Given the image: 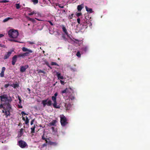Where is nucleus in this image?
<instances>
[{
    "mask_svg": "<svg viewBox=\"0 0 150 150\" xmlns=\"http://www.w3.org/2000/svg\"><path fill=\"white\" fill-rule=\"evenodd\" d=\"M45 64L48 67L50 65V64L48 62H45Z\"/></svg>",
    "mask_w": 150,
    "mask_h": 150,
    "instance_id": "nucleus-51",
    "label": "nucleus"
},
{
    "mask_svg": "<svg viewBox=\"0 0 150 150\" xmlns=\"http://www.w3.org/2000/svg\"><path fill=\"white\" fill-rule=\"evenodd\" d=\"M10 85L8 84H8H5V85H4V87L5 88H7Z\"/></svg>",
    "mask_w": 150,
    "mask_h": 150,
    "instance_id": "nucleus-42",
    "label": "nucleus"
},
{
    "mask_svg": "<svg viewBox=\"0 0 150 150\" xmlns=\"http://www.w3.org/2000/svg\"><path fill=\"white\" fill-rule=\"evenodd\" d=\"M48 22L51 25H53V24L52 23V22L50 21H49Z\"/></svg>",
    "mask_w": 150,
    "mask_h": 150,
    "instance_id": "nucleus-50",
    "label": "nucleus"
},
{
    "mask_svg": "<svg viewBox=\"0 0 150 150\" xmlns=\"http://www.w3.org/2000/svg\"><path fill=\"white\" fill-rule=\"evenodd\" d=\"M67 88H66L65 90H64L63 91H61V93H62V94L65 93H66L67 92Z\"/></svg>",
    "mask_w": 150,
    "mask_h": 150,
    "instance_id": "nucleus-37",
    "label": "nucleus"
},
{
    "mask_svg": "<svg viewBox=\"0 0 150 150\" xmlns=\"http://www.w3.org/2000/svg\"><path fill=\"white\" fill-rule=\"evenodd\" d=\"M9 41H11V42H18V41L12 39H9Z\"/></svg>",
    "mask_w": 150,
    "mask_h": 150,
    "instance_id": "nucleus-40",
    "label": "nucleus"
},
{
    "mask_svg": "<svg viewBox=\"0 0 150 150\" xmlns=\"http://www.w3.org/2000/svg\"><path fill=\"white\" fill-rule=\"evenodd\" d=\"M28 67V65H26L25 66H22L21 67L20 71L23 72L25 71V70Z\"/></svg>",
    "mask_w": 150,
    "mask_h": 150,
    "instance_id": "nucleus-11",
    "label": "nucleus"
},
{
    "mask_svg": "<svg viewBox=\"0 0 150 150\" xmlns=\"http://www.w3.org/2000/svg\"><path fill=\"white\" fill-rule=\"evenodd\" d=\"M4 105H5L4 104H1L0 105V109H1V108H3L4 109H5V108L4 107Z\"/></svg>",
    "mask_w": 150,
    "mask_h": 150,
    "instance_id": "nucleus-32",
    "label": "nucleus"
},
{
    "mask_svg": "<svg viewBox=\"0 0 150 150\" xmlns=\"http://www.w3.org/2000/svg\"><path fill=\"white\" fill-rule=\"evenodd\" d=\"M12 52L9 51L7 53V54H6L4 57V59H6L8 58L11 55V54Z\"/></svg>",
    "mask_w": 150,
    "mask_h": 150,
    "instance_id": "nucleus-12",
    "label": "nucleus"
},
{
    "mask_svg": "<svg viewBox=\"0 0 150 150\" xmlns=\"http://www.w3.org/2000/svg\"><path fill=\"white\" fill-rule=\"evenodd\" d=\"M62 13H66V12L65 10H62Z\"/></svg>",
    "mask_w": 150,
    "mask_h": 150,
    "instance_id": "nucleus-57",
    "label": "nucleus"
},
{
    "mask_svg": "<svg viewBox=\"0 0 150 150\" xmlns=\"http://www.w3.org/2000/svg\"><path fill=\"white\" fill-rule=\"evenodd\" d=\"M36 14L35 12L33 11L30 13H28V15L29 16H31L34 14Z\"/></svg>",
    "mask_w": 150,
    "mask_h": 150,
    "instance_id": "nucleus-35",
    "label": "nucleus"
},
{
    "mask_svg": "<svg viewBox=\"0 0 150 150\" xmlns=\"http://www.w3.org/2000/svg\"><path fill=\"white\" fill-rule=\"evenodd\" d=\"M60 122L61 125L63 127H64L68 124L67 118L64 115L60 117Z\"/></svg>",
    "mask_w": 150,
    "mask_h": 150,
    "instance_id": "nucleus-6",
    "label": "nucleus"
},
{
    "mask_svg": "<svg viewBox=\"0 0 150 150\" xmlns=\"http://www.w3.org/2000/svg\"><path fill=\"white\" fill-rule=\"evenodd\" d=\"M15 6L16 8L17 9H19L21 7V6H20L19 4H15Z\"/></svg>",
    "mask_w": 150,
    "mask_h": 150,
    "instance_id": "nucleus-25",
    "label": "nucleus"
},
{
    "mask_svg": "<svg viewBox=\"0 0 150 150\" xmlns=\"http://www.w3.org/2000/svg\"><path fill=\"white\" fill-rule=\"evenodd\" d=\"M48 67L50 68L51 69H52V67L50 66V65L49 66H48Z\"/></svg>",
    "mask_w": 150,
    "mask_h": 150,
    "instance_id": "nucleus-59",
    "label": "nucleus"
},
{
    "mask_svg": "<svg viewBox=\"0 0 150 150\" xmlns=\"http://www.w3.org/2000/svg\"><path fill=\"white\" fill-rule=\"evenodd\" d=\"M35 120V119H33V120L31 121V122H30V125H33V122H34V121Z\"/></svg>",
    "mask_w": 150,
    "mask_h": 150,
    "instance_id": "nucleus-44",
    "label": "nucleus"
},
{
    "mask_svg": "<svg viewBox=\"0 0 150 150\" xmlns=\"http://www.w3.org/2000/svg\"><path fill=\"white\" fill-rule=\"evenodd\" d=\"M85 8L86 11L88 12H89L90 13H92L93 12L92 8H89L86 6L85 7Z\"/></svg>",
    "mask_w": 150,
    "mask_h": 150,
    "instance_id": "nucleus-17",
    "label": "nucleus"
},
{
    "mask_svg": "<svg viewBox=\"0 0 150 150\" xmlns=\"http://www.w3.org/2000/svg\"><path fill=\"white\" fill-rule=\"evenodd\" d=\"M25 118H25V124L27 125L28 123L29 122V120L28 118L26 116Z\"/></svg>",
    "mask_w": 150,
    "mask_h": 150,
    "instance_id": "nucleus-27",
    "label": "nucleus"
},
{
    "mask_svg": "<svg viewBox=\"0 0 150 150\" xmlns=\"http://www.w3.org/2000/svg\"><path fill=\"white\" fill-rule=\"evenodd\" d=\"M81 25L83 26V28H86L88 26L91 25L92 24L86 18L85 20L82 21Z\"/></svg>",
    "mask_w": 150,
    "mask_h": 150,
    "instance_id": "nucleus-4",
    "label": "nucleus"
},
{
    "mask_svg": "<svg viewBox=\"0 0 150 150\" xmlns=\"http://www.w3.org/2000/svg\"><path fill=\"white\" fill-rule=\"evenodd\" d=\"M38 73H42L44 74H45V72L43 71H42L41 70H39L38 71Z\"/></svg>",
    "mask_w": 150,
    "mask_h": 150,
    "instance_id": "nucleus-34",
    "label": "nucleus"
},
{
    "mask_svg": "<svg viewBox=\"0 0 150 150\" xmlns=\"http://www.w3.org/2000/svg\"><path fill=\"white\" fill-rule=\"evenodd\" d=\"M28 25L29 26V25H30V24H28Z\"/></svg>",
    "mask_w": 150,
    "mask_h": 150,
    "instance_id": "nucleus-64",
    "label": "nucleus"
},
{
    "mask_svg": "<svg viewBox=\"0 0 150 150\" xmlns=\"http://www.w3.org/2000/svg\"><path fill=\"white\" fill-rule=\"evenodd\" d=\"M35 125H34L33 127H31V133L33 134V133H35Z\"/></svg>",
    "mask_w": 150,
    "mask_h": 150,
    "instance_id": "nucleus-20",
    "label": "nucleus"
},
{
    "mask_svg": "<svg viewBox=\"0 0 150 150\" xmlns=\"http://www.w3.org/2000/svg\"><path fill=\"white\" fill-rule=\"evenodd\" d=\"M8 34L10 38H15L18 37L19 33L18 30L11 29L8 31Z\"/></svg>",
    "mask_w": 150,
    "mask_h": 150,
    "instance_id": "nucleus-1",
    "label": "nucleus"
},
{
    "mask_svg": "<svg viewBox=\"0 0 150 150\" xmlns=\"http://www.w3.org/2000/svg\"><path fill=\"white\" fill-rule=\"evenodd\" d=\"M11 86L13 87L14 88H16L18 87L19 86V85L18 84L15 83L13 84V85H11Z\"/></svg>",
    "mask_w": 150,
    "mask_h": 150,
    "instance_id": "nucleus-18",
    "label": "nucleus"
},
{
    "mask_svg": "<svg viewBox=\"0 0 150 150\" xmlns=\"http://www.w3.org/2000/svg\"><path fill=\"white\" fill-rule=\"evenodd\" d=\"M51 65H57L59 66V65L56 62H52L51 63Z\"/></svg>",
    "mask_w": 150,
    "mask_h": 150,
    "instance_id": "nucleus-30",
    "label": "nucleus"
},
{
    "mask_svg": "<svg viewBox=\"0 0 150 150\" xmlns=\"http://www.w3.org/2000/svg\"><path fill=\"white\" fill-rule=\"evenodd\" d=\"M77 21L79 24H80V19L79 18H78L77 19Z\"/></svg>",
    "mask_w": 150,
    "mask_h": 150,
    "instance_id": "nucleus-45",
    "label": "nucleus"
},
{
    "mask_svg": "<svg viewBox=\"0 0 150 150\" xmlns=\"http://www.w3.org/2000/svg\"><path fill=\"white\" fill-rule=\"evenodd\" d=\"M60 82V83H61V84L62 85H64V81L61 80Z\"/></svg>",
    "mask_w": 150,
    "mask_h": 150,
    "instance_id": "nucleus-48",
    "label": "nucleus"
},
{
    "mask_svg": "<svg viewBox=\"0 0 150 150\" xmlns=\"http://www.w3.org/2000/svg\"><path fill=\"white\" fill-rule=\"evenodd\" d=\"M21 114H22V115H28L27 114H26V113H25V112L24 111H22L21 112Z\"/></svg>",
    "mask_w": 150,
    "mask_h": 150,
    "instance_id": "nucleus-49",
    "label": "nucleus"
},
{
    "mask_svg": "<svg viewBox=\"0 0 150 150\" xmlns=\"http://www.w3.org/2000/svg\"><path fill=\"white\" fill-rule=\"evenodd\" d=\"M13 18H11L10 17H7V18H5V19H4L3 21V22H5L8 21L9 20H12Z\"/></svg>",
    "mask_w": 150,
    "mask_h": 150,
    "instance_id": "nucleus-19",
    "label": "nucleus"
},
{
    "mask_svg": "<svg viewBox=\"0 0 150 150\" xmlns=\"http://www.w3.org/2000/svg\"><path fill=\"white\" fill-rule=\"evenodd\" d=\"M17 56L18 57H22L23 58H24L25 57L24 53L19 54L17 55Z\"/></svg>",
    "mask_w": 150,
    "mask_h": 150,
    "instance_id": "nucleus-21",
    "label": "nucleus"
},
{
    "mask_svg": "<svg viewBox=\"0 0 150 150\" xmlns=\"http://www.w3.org/2000/svg\"><path fill=\"white\" fill-rule=\"evenodd\" d=\"M4 36V35L3 34H0V38Z\"/></svg>",
    "mask_w": 150,
    "mask_h": 150,
    "instance_id": "nucleus-52",
    "label": "nucleus"
},
{
    "mask_svg": "<svg viewBox=\"0 0 150 150\" xmlns=\"http://www.w3.org/2000/svg\"><path fill=\"white\" fill-rule=\"evenodd\" d=\"M74 14L72 13L71 15H69L68 16V18L69 19H71L73 17Z\"/></svg>",
    "mask_w": 150,
    "mask_h": 150,
    "instance_id": "nucleus-29",
    "label": "nucleus"
},
{
    "mask_svg": "<svg viewBox=\"0 0 150 150\" xmlns=\"http://www.w3.org/2000/svg\"><path fill=\"white\" fill-rule=\"evenodd\" d=\"M18 107L19 108H22L23 107V106L22 105H18Z\"/></svg>",
    "mask_w": 150,
    "mask_h": 150,
    "instance_id": "nucleus-53",
    "label": "nucleus"
},
{
    "mask_svg": "<svg viewBox=\"0 0 150 150\" xmlns=\"http://www.w3.org/2000/svg\"><path fill=\"white\" fill-rule=\"evenodd\" d=\"M23 128H21L19 131V134H20V137L23 134Z\"/></svg>",
    "mask_w": 150,
    "mask_h": 150,
    "instance_id": "nucleus-24",
    "label": "nucleus"
},
{
    "mask_svg": "<svg viewBox=\"0 0 150 150\" xmlns=\"http://www.w3.org/2000/svg\"><path fill=\"white\" fill-rule=\"evenodd\" d=\"M2 112L3 113H5V110H2Z\"/></svg>",
    "mask_w": 150,
    "mask_h": 150,
    "instance_id": "nucleus-55",
    "label": "nucleus"
},
{
    "mask_svg": "<svg viewBox=\"0 0 150 150\" xmlns=\"http://www.w3.org/2000/svg\"><path fill=\"white\" fill-rule=\"evenodd\" d=\"M82 8V6L81 5H78L77 6V9L78 11H80Z\"/></svg>",
    "mask_w": 150,
    "mask_h": 150,
    "instance_id": "nucleus-23",
    "label": "nucleus"
},
{
    "mask_svg": "<svg viewBox=\"0 0 150 150\" xmlns=\"http://www.w3.org/2000/svg\"><path fill=\"white\" fill-rule=\"evenodd\" d=\"M18 100H19V104H21V97L19 96H18Z\"/></svg>",
    "mask_w": 150,
    "mask_h": 150,
    "instance_id": "nucleus-47",
    "label": "nucleus"
},
{
    "mask_svg": "<svg viewBox=\"0 0 150 150\" xmlns=\"http://www.w3.org/2000/svg\"><path fill=\"white\" fill-rule=\"evenodd\" d=\"M75 97L74 96H73L72 94L70 96H69V98L71 100H74L75 99Z\"/></svg>",
    "mask_w": 150,
    "mask_h": 150,
    "instance_id": "nucleus-28",
    "label": "nucleus"
},
{
    "mask_svg": "<svg viewBox=\"0 0 150 150\" xmlns=\"http://www.w3.org/2000/svg\"><path fill=\"white\" fill-rule=\"evenodd\" d=\"M22 120H23L24 121H25V118L24 117H23Z\"/></svg>",
    "mask_w": 150,
    "mask_h": 150,
    "instance_id": "nucleus-58",
    "label": "nucleus"
},
{
    "mask_svg": "<svg viewBox=\"0 0 150 150\" xmlns=\"http://www.w3.org/2000/svg\"><path fill=\"white\" fill-rule=\"evenodd\" d=\"M3 46L1 44H0V47H2Z\"/></svg>",
    "mask_w": 150,
    "mask_h": 150,
    "instance_id": "nucleus-61",
    "label": "nucleus"
},
{
    "mask_svg": "<svg viewBox=\"0 0 150 150\" xmlns=\"http://www.w3.org/2000/svg\"><path fill=\"white\" fill-rule=\"evenodd\" d=\"M48 100V99L47 98L46 100H42V103L43 104V106L44 107H45L46 105H47L48 106H51L52 105V101L51 100L48 101L47 103V102Z\"/></svg>",
    "mask_w": 150,
    "mask_h": 150,
    "instance_id": "nucleus-8",
    "label": "nucleus"
},
{
    "mask_svg": "<svg viewBox=\"0 0 150 150\" xmlns=\"http://www.w3.org/2000/svg\"><path fill=\"white\" fill-rule=\"evenodd\" d=\"M58 93L56 92L54 94V96L52 97V99L53 102V103L52 104L54 108H59L60 107L59 105H57V96Z\"/></svg>",
    "mask_w": 150,
    "mask_h": 150,
    "instance_id": "nucleus-2",
    "label": "nucleus"
},
{
    "mask_svg": "<svg viewBox=\"0 0 150 150\" xmlns=\"http://www.w3.org/2000/svg\"><path fill=\"white\" fill-rule=\"evenodd\" d=\"M44 134L42 136V139L43 140H45L46 139V138L44 137Z\"/></svg>",
    "mask_w": 150,
    "mask_h": 150,
    "instance_id": "nucleus-46",
    "label": "nucleus"
},
{
    "mask_svg": "<svg viewBox=\"0 0 150 150\" xmlns=\"http://www.w3.org/2000/svg\"><path fill=\"white\" fill-rule=\"evenodd\" d=\"M9 103H8L5 104V105H6V108H5V115L6 117L10 115V110L11 109V106Z\"/></svg>",
    "mask_w": 150,
    "mask_h": 150,
    "instance_id": "nucleus-3",
    "label": "nucleus"
},
{
    "mask_svg": "<svg viewBox=\"0 0 150 150\" xmlns=\"http://www.w3.org/2000/svg\"><path fill=\"white\" fill-rule=\"evenodd\" d=\"M27 19L30 21H34V19L33 18H30L29 17H27Z\"/></svg>",
    "mask_w": 150,
    "mask_h": 150,
    "instance_id": "nucleus-31",
    "label": "nucleus"
},
{
    "mask_svg": "<svg viewBox=\"0 0 150 150\" xmlns=\"http://www.w3.org/2000/svg\"><path fill=\"white\" fill-rule=\"evenodd\" d=\"M47 146V144L46 143L42 145L43 147H44L45 146Z\"/></svg>",
    "mask_w": 150,
    "mask_h": 150,
    "instance_id": "nucleus-54",
    "label": "nucleus"
},
{
    "mask_svg": "<svg viewBox=\"0 0 150 150\" xmlns=\"http://www.w3.org/2000/svg\"><path fill=\"white\" fill-rule=\"evenodd\" d=\"M28 42L29 43V44H31V45H33V44H35V42H33L28 41Z\"/></svg>",
    "mask_w": 150,
    "mask_h": 150,
    "instance_id": "nucleus-43",
    "label": "nucleus"
},
{
    "mask_svg": "<svg viewBox=\"0 0 150 150\" xmlns=\"http://www.w3.org/2000/svg\"><path fill=\"white\" fill-rule=\"evenodd\" d=\"M62 37L63 38V39L65 41H66L67 40V38H66L65 36L64 35H63L62 36Z\"/></svg>",
    "mask_w": 150,
    "mask_h": 150,
    "instance_id": "nucleus-36",
    "label": "nucleus"
},
{
    "mask_svg": "<svg viewBox=\"0 0 150 150\" xmlns=\"http://www.w3.org/2000/svg\"><path fill=\"white\" fill-rule=\"evenodd\" d=\"M81 15H82V13H77L76 14V16L78 17L81 16Z\"/></svg>",
    "mask_w": 150,
    "mask_h": 150,
    "instance_id": "nucleus-41",
    "label": "nucleus"
},
{
    "mask_svg": "<svg viewBox=\"0 0 150 150\" xmlns=\"http://www.w3.org/2000/svg\"><path fill=\"white\" fill-rule=\"evenodd\" d=\"M45 141L46 143L48 144V142L47 141V139H45Z\"/></svg>",
    "mask_w": 150,
    "mask_h": 150,
    "instance_id": "nucleus-56",
    "label": "nucleus"
},
{
    "mask_svg": "<svg viewBox=\"0 0 150 150\" xmlns=\"http://www.w3.org/2000/svg\"><path fill=\"white\" fill-rule=\"evenodd\" d=\"M22 49L23 52H26L24 53L25 56H29L30 53L33 52L31 50L28 49L25 47H23Z\"/></svg>",
    "mask_w": 150,
    "mask_h": 150,
    "instance_id": "nucleus-7",
    "label": "nucleus"
},
{
    "mask_svg": "<svg viewBox=\"0 0 150 150\" xmlns=\"http://www.w3.org/2000/svg\"><path fill=\"white\" fill-rule=\"evenodd\" d=\"M48 67L50 68L51 69H52V67L50 66V65L49 66H48Z\"/></svg>",
    "mask_w": 150,
    "mask_h": 150,
    "instance_id": "nucleus-60",
    "label": "nucleus"
},
{
    "mask_svg": "<svg viewBox=\"0 0 150 150\" xmlns=\"http://www.w3.org/2000/svg\"><path fill=\"white\" fill-rule=\"evenodd\" d=\"M32 2L34 5H35L38 4V0H32Z\"/></svg>",
    "mask_w": 150,
    "mask_h": 150,
    "instance_id": "nucleus-26",
    "label": "nucleus"
},
{
    "mask_svg": "<svg viewBox=\"0 0 150 150\" xmlns=\"http://www.w3.org/2000/svg\"><path fill=\"white\" fill-rule=\"evenodd\" d=\"M28 89L29 91H30V89H29V88H28Z\"/></svg>",
    "mask_w": 150,
    "mask_h": 150,
    "instance_id": "nucleus-63",
    "label": "nucleus"
},
{
    "mask_svg": "<svg viewBox=\"0 0 150 150\" xmlns=\"http://www.w3.org/2000/svg\"><path fill=\"white\" fill-rule=\"evenodd\" d=\"M56 6H58L59 7L61 8H63L64 7V6H61V5L59 4H56Z\"/></svg>",
    "mask_w": 150,
    "mask_h": 150,
    "instance_id": "nucleus-39",
    "label": "nucleus"
},
{
    "mask_svg": "<svg viewBox=\"0 0 150 150\" xmlns=\"http://www.w3.org/2000/svg\"><path fill=\"white\" fill-rule=\"evenodd\" d=\"M62 28L63 32L68 37H69V34L67 31V30L65 27L64 25H62Z\"/></svg>",
    "mask_w": 150,
    "mask_h": 150,
    "instance_id": "nucleus-14",
    "label": "nucleus"
},
{
    "mask_svg": "<svg viewBox=\"0 0 150 150\" xmlns=\"http://www.w3.org/2000/svg\"><path fill=\"white\" fill-rule=\"evenodd\" d=\"M56 75L58 79H64L63 76H61V74L59 73L58 72H57L56 73Z\"/></svg>",
    "mask_w": 150,
    "mask_h": 150,
    "instance_id": "nucleus-15",
    "label": "nucleus"
},
{
    "mask_svg": "<svg viewBox=\"0 0 150 150\" xmlns=\"http://www.w3.org/2000/svg\"><path fill=\"white\" fill-rule=\"evenodd\" d=\"M52 129H54V127H52Z\"/></svg>",
    "mask_w": 150,
    "mask_h": 150,
    "instance_id": "nucleus-62",
    "label": "nucleus"
},
{
    "mask_svg": "<svg viewBox=\"0 0 150 150\" xmlns=\"http://www.w3.org/2000/svg\"><path fill=\"white\" fill-rule=\"evenodd\" d=\"M76 55L78 57H81V53H80V52H79V51L78 52L76 53Z\"/></svg>",
    "mask_w": 150,
    "mask_h": 150,
    "instance_id": "nucleus-33",
    "label": "nucleus"
},
{
    "mask_svg": "<svg viewBox=\"0 0 150 150\" xmlns=\"http://www.w3.org/2000/svg\"><path fill=\"white\" fill-rule=\"evenodd\" d=\"M9 1H7L6 0H4L2 1H0V3H6L8 2Z\"/></svg>",
    "mask_w": 150,
    "mask_h": 150,
    "instance_id": "nucleus-38",
    "label": "nucleus"
},
{
    "mask_svg": "<svg viewBox=\"0 0 150 150\" xmlns=\"http://www.w3.org/2000/svg\"><path fill=\"white\" fill-rule=\"evenodd\" d=\"M0 98L1 101L4 102V104L8 103H11V99L8 98L6 95H4L0 96Z\"/></svg>",
    "mask_w": 150,
    "mask_h": 150,
    "instance_id": "nucleus-5",
    "label": "nucleus"
},
{
    "mask_svg": "<svg viewBox=\"0 0 150 150\" xmlns=\"http://www.w3.org/2000/svg\"><path fill=\"white\" fill-rule=\"evenodd\" d=\"M18 57L17 55H14L12 58V64L14 65L17 60V58Z\"/></svg>",
    "mask_w": 150,
    "mask_h": 150,
    "instance_id": "nucleus-10",
    "label": "nucleus"
},
{
    "mask_svg": "<svg viewBox=\"0 0 150 150\" xmlns=\"http://www.w3.org/2000/svg\"><path fill=\"white\" fill-rule=\"evenodd\" d=\"M56 123V121L55 120H53L49 124V125L50 126H54L55 125Z\"/></svg>",
    "mask_w": 150,
    "mask_h": 150,
    "instance_id": "nucleus-16",
    "label": "nucleus"
},
{
    "mask_svg": "<svg viewBox=\"0 0 150 150\" xmlns=\"http://www.w3.org/2000/svg\"><path fill=\"white\" fill-rule=\"evenodd\" d=\"M48 144H50V145H56L57 144L56 142H52L50 141H48Z\"/></svg>",
    "mask_w": 150,
    "mask_h": 150,
    "instance_id": "nucleus-22",
    "label": "nucleus"
},
{
    "mask_svg": "<svg viewBox=\"0 0 150 150\" xmlns=\"http://www.w3.org/2000/svg\"><path fill=\"white\" fill-rule=\"evenodd\" d=\"M18 144L20 146L21 148H24L27 145L26 142L22 140L18 142Z\"/></svg>",
    "mask_w": 150,
    "mask_h": 150,
    "instance_id": "nucleus-9",
    "label": "nucleus"
},
{
    "mask_svg": "<svg viewBox=\"0 0 150 150\" xmlns=\"http://www.w3.org/2000/svg\"><path fill=\"white\" fill-rule=\"evenodd\" d=\"M6 70V68L4 67H3L2 68L1 72L0 73V76L1 77H3L4 76V72Z\"/></svg>",
    "mask_w": 150,
    "mask_h": 150,
    "instance_id": "nucleus-13",
    "label": "nucleus"
}]
</instances>
